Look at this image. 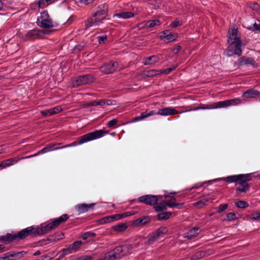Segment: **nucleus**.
<instances>
[{"mask_svg": "<svg viewBox=\"0 0 260 260\" xmlns=\"http://www.w3.org/2000/svg\"><path fill=\"white\" fill-rule=\"evenodd\" d=\"M92 257L88 255H83L79 257L77 260H92Z\"/></svg>", "mask_w": 260, "mask_h": 260, "instance_id": "bf43d9fd", "label": "nucleus"}, {"mask_svg": "<svg viewBox=\"0 0 260 260\" xmlns=\"http://www.w3.org/2000/svg\"><path fill=\"white\" fill-rule=\"evenodd\" d=\"M167 232V229L166 227L161 226L157 230L150 234L148 240L145 242V244L147 245H151L156 241L160 236L165 234Z\"/></svg>", "mask_w": 260, "mask_h": 260, "instance_id": "9b49d317", "label": "nucleus"}, {"mask_svg": "<svg viewBox=\"0 0 260 260\" xmlns=\"http://www.w3.org/2000/svg\"><path fill=\"white\" fill-rule=\"evenodd\" d=\"M95 204V203H91L89 204L85 203L79 204L77 205L75 208L79 214H81L92 209V208Z\"/></svg>", "mask_w": 260, "mask_h": 260, "instance_id": "6ab92c4d", "label": "nucleus"}, {"mask_svg": "<svg viewBox=\"0 0 260 260\" xmlns=\"http://www.w3.org/2000/svg\"><path fill=\"white\" fill-rule=\"evenodd\" d=\"M237 28L235 27L230 29L229 30V39L228 41L229 45L224 51V54L231 57L234 55H237L238 57L242 54V42L240 39L237 37Z\"/></svg>", "mask_w": 260, "mask_h": 260, "instance_id": "f03ea898", "label": "nucleus"}, {"mask_svg": "<svg viewBox=\"0 0 260 260\" xmlns=\"http://www.w3.org/2000/svg\"><path fill=\"white\" fill-rule=\"evenodd\" d=\"M144 64L145 66L148 64H153L159 61V58L156 55H152L149 57L145 58Z\"/></svg>", "mask_w": 260, "mask_h": 260, "instance_id": "5701e85b", "label": "nucleus"}, {"mask_svg": "<svg viewBox=\"0 0 260 260\" xmlns=\"http://www.w3.org/2000/svg\"><path fill=\"white\" fill-rule=\"evenodd\" d=\"M114 221V216L113 215H111L104 217L98 220L96 222L99 224H103L107 223H110Z\"/></svg>", "mask_w": 260, "mask_h": 260, "instance_id": "cd10ccee", "label": "nucleus"}, {"mask_svg": "<svg viewBox=\"0 0 260 260\" xmlns=\"http://www.w3.org/2000/svg\"><path fill=\"white\" fill-rule=\"evenodd\" d=\"M58 234H59L58 236H57V234L56 233L52 235L48 236L47 238V240L49 242H53L62 239L63 238L62 237L63 236V234L61 232Z\"/></svg>", "mask_w": 260, "mask_h": 260, "instance_id": "473e14b6", "label": "nucleus"}, {"mask_svg": "<svg viewBox=\"0 0 260 260\" xmlns=\"http://www.w3.org/2000/svg\"><path fill=\"white\" fill-rule=\"evenodd\" d=\"M27 237H28V236L24 229L16 234L7 233L5 235L1 236L0 241H2L5 244H7L14 241L23 240Z\"/></svg>", "mask_w": 260, "mask_h": 260, "instance_id": "0eeeda50", "label": "nucleus"}, {"mask_svg": "<svg viewBox=\"0 0 260 260\" xmlns=\"http://www.w3.org/2000/svg\"><path fill=\"white\" fill-rule=\"evenodd\" d=\"M24 230L28 236H31L32 237H35L38 235V226H31L24 229Z\"/></svg>", "mask_w": 260, "mask_h": 260, "instance_id": "b1692460", "label": "nucleus"}, {"mask_svg": "<svg viewBox=\"0 0 260 260\" xmlns=\"http://www.w3.org/2000/svg\"><path fill=\"white\" fill-rule=\"evenodd\" d=\"M260 92L258 90L250 89L246 90L243 93V96L245 98H253L259 95Z\"/></svg>", "mask_w": 260, "mask_h": 260, "instance_id": "4be33fe9", "label": "nucleus"}, {"mask_svg": "<svg viewBox=\"0 0 260 260\" xmlns=\"http://www.w3.org/2000/svg\"><path fill=\"white\" fill-rule=\"evenodd\" d=\"M116 252L114 251V249L110 251L105 255L104 258L105 260H115L120 259L118 254H116Z\"/></svg>", "mask_w": 260, "mask_h": 260, "instance_id": "bb28decb", "label": "nucleus"}, {"mask_svg": "<svg viewBox=\"0 0 260 260\" xmlns=\"http://www.w3.org/2000/svg\"><path fill=\"white\" fill-rule=\"evenodd\" d=\"M10 160V162H11V165L16 163L19 160H21V158L14 157L11 158L9 159Z\"/></svg>", "mask_w": 260, "mask_h": 260, "instance_id": "680f3d73", "label": "nucleus"}, {"mask_svg": "<svg viewBox=\"0 0 260 260\" xmlns=\"http://www.w3.org/2000/svg\"><path fill=\"white\" fill-rule=\"evenodd\" d=\"M37 24L41 27L48 28L54 26L53 22L47 11L41 13V16L38 19Z\"/></svg>", "mask_w": 260, "mask_h": 260, "instance_id": "6e6552de", "label": "nucleus"}, {"mask_svg": "<svg viewBox=\"0 0 260 260\" xmlns=\"http://www.w3.org/2000/svg\"><path fill=\"white\" fill-rule=\"evenodd\" d=\"M160 70H151L144 71L143 75L146 77H153L157 75H159Z\"/></svg>", "mask_w": 260, "mask_h": 260, "instance_id": "c756f323", "label": "nucleus"}, {"mask_svg": "<svg viewBox=\"0 0 260 260\" xmlns=\"http://www.w3.org/2000/svg\"><path fill=\"white\" fill-rule=\"evenodd\" d=\"M95 0H80V3L81 4H84L85 5H88L90 4H91L94 2Z\"/></svg>", "mask_w": 260, "mask_h": 260, "instance_id": "052dcab7", "label": "nucleus"}, {"mask_svg": "<svg viewBox=\"0 0 260 260\" xmlns=\"http://www.w3.org/2000/svg\"><path fill=\"white\" fill-rule=\"evenodd\" d=\"M69 217L68 214H63L59 217L53 219L51 222L47 224H41L40 227L38 226V235H43L52 231L57 228L60 224L66 221Z\"/></svg>", "mask_w": 260, "mask_h": 260, "instance_id": "20e7f679", "label": "nucleus"}, {"mask_svg": "<svg viewBox=\"0 0 260 260\" xmlns=\"http://www.w3.org/2000/svg\"><path fill=\"white\" fill-rule=\"evenodd\" d=\"M82 244L81 241H76L74 242L73 244H70V246L73 249V250L75 252L77 251L79 249L80 246H81Z\"/></svg>", "mask_w": 260, "mask_h": 260, "instance_id": "ea45409f", "label": "nucleus"}, {"mask_svg": "<svg viewBox=\"0 0 260 260\" xmlns=\"http://www.w3.org/2000/svg\"><path fill=\"white\" fill-rule=\"evenodd\" d=\"M249 29L252 30H260V22L258 23H254L252 25L248 27Z\"/></svg>", "mask_w": 260, "mask_h": 260, "instance_id": "09e8293b", "label": "nucleus"}, {"mask_svg": "<svg viewBox=\"0 0 260 260\" xmlns=\"http://www.w3.org/2000/svg\"><path fill=\"white\" fill-rule=\"evenodd\" d=\"M150 220V217L149 216H143L134 221L132 224L135 227H138L147 224Z\"/></svg>", "mask_w": 260, "mask_h": 260, "instance_id": "aec40b11", "label": "nucleus"}, {"mask_svg": "<svg viewBox=\"0 0 260 260\" xmlns=\"http://www.w3.org/2000/svg\"><path fill=\"white\" fill-rule=\"evenodd\" d=\"M181 24V23H180L179 20L178 19H176L173 22H172L171 23L170 26L172 28H175L180 25Z\"/></svg>", "mask_w": 260, "mask_h": 260, "instance_id": "5fc2aeb1", "label": "nucleus"}, {"mask_svg": "<svg viewBox=\"0 0 260 260\" xmlns=\"http://www.w3.org/2000/svg\"><path fill=\"white\" fill-rule=\"evenodd\" d=\"M160 196H155L151 194H147L140 197L138 199L139 202L144 203L147 205L154 206L158 204V197ZM137 199L131 200V202H136Z\"/></svg>", "mask_w": 260, "mask_h": 260, "instance_id": "1a4fd4ad", "label": "nucleus"}, {"mask_svg": "<svg viewBox=\"0 0 260 260\" xmlns=\"http://www.w3.org/2000/svg\"><path fill=\"white\" fill-rule=\"evenodd\" d=\"M127 228V223H120L112 226V229L115 232H122Z\"/></svg>", "mask_w": 260, "mask_h": 260, "instance_id": "c85d7f7f", "label": "nucleus"}, {"mask_svg": "<svg viewBox=\"0 0 260 260\" xmlns=\"http://www.w3.org/2000/svg\"><path fill=\"white\" fill-rule=\"evenodd\" d=\"M160 24V21L158 19L152 20L147 21L145 23L146 27H153L155 26H158Z\"/></svg>", "mask_w": 260, "mask_h": 260, "instance_id": "4c0bfd02", "label": "nucleus"}, {"mask_svg": "<svg viewBox=\"0 0 260 260\" xmlns=\"http://www.w3.org/2000/svg\"><path fill=\"white\" fill-rule=\"evenodd\" d=\"M172 215V212H166L164 213H159L157 215V219L158 220H166L170 218Z\"/></svg>", "mask_w": 260, "mask_h": 260, "instance_id": "2f4dec72", "label": "nucleus"}, {"mask_svg": "<svg viewBox=\"0 0 260 260\" xmlns=\"http://www.w3.org/2000/svg\"><path fill=\"white\" fill-rule=\"evenodd\" d=\"M56 1V0H39L38 2V6L40 8L43 9Z\"/></svg>", "mask_w": 260, "mask_h": 260, "instance_id": "c9c22d12", "label": "nucleus"}, {"mask_svg": "<svg viewBox=\"0 0 260 260\" xmlns=\"http://www.w3.org/2000/svg\"><path fill=\"white\" fill-rule=\"evenodd\" d=\"M250 7L253 10H254L256 11H257V10H259V9H260L259 5L256 3L252 4L251 5V6H250Z\"/></svg>", "mask_w": 260, "mask_h": 260, "instance_id": "e2e57ef3", "label": "nucleus"}, {"mask_svg": "<svg viewBox=\"0 0 260 260\" xmlns=\"http://www.w3.org/2000/svg\"><path fill=\"white\" fill-rule=\"evenodd\" d=\"M200 231V230L199 228H194L186 233L184 234V237L187 238L188 239H192L198 235Z\"/></svg>", "mask_w": 260, "mask_h": 260, "instance_id": "412c9836", "label": "nucleus"}, {"mask_svg": "<svg viewBox=\"0 0 260 260\" xmlns=\"http://www.w3.org/2000/svg\"><path fill=\"white\" fill-rule=\"evenodd\" d=\"M118 64L117 62L110 61L101 66L100 70L105 74H112L117 70Z\"/></svg>", "mask_w": 260, "mask_h": 260, "instance_id": "2eb2a0df", "label": "nucleus"}, {"mask_svg": "<svg viewBox=\"0 0 260 260\" xmlns=\"http://www.w3.org/2000/svg\"><path fill=\"white\" fill-rule=\"evenodd\" d=\"M108 5L107 4H103L96 8V11L93 14V17L98 19L100 22L106 18L108 15Z\"/></svg>", "mask_w": 260, "mask_h": 260, "instance_id": "f8f14e48", "label": "nucleus"}, {"mask_svg": "<svg viewBox=\"0 0 260 260\" xmlns=\"http://www.w3.org/2000/svg\"><path fill=\"white\" fill-rule=\"evenodd\" d=\"M99 44L104 43L105 41L107 40V36L106 35L99 36L97 37Z\"/></svg>", "mask_w": 260, "mask_h": 260, "instance_id": "603ef678", "label": "nucleus"}, {"mask_svg": "<svg viewBox=\"0 0 260 260\" xmlns=\"http://www.w3.org/2000/svg\"><path fill=\"white\" fill-rule=\"evenodd\" d=\"M241 102L240 99L236 98L231 100L214 103L212 105H204L200 107H197L193 108L192 109H190L188 110H186V111L225 108L230 106L238 105L240 104Z\"/></svg>", "mask_w": 260, "mask_h": 260, "instance_id": "39448f33", "label": "nucleus"}, {"mask_svg": "<svg viewBox=\"0 0 260 260\" xmlns=\"http://www.w3.org/2000/svg\"><path fill=\"white\" fill-rule=\"evenodd\" d=\"M170 31L169 30H165L160 32L161 35H160V39L161 40H164L166 38V37L169 35Z\"/></svg>", "mask_w": 260, "mask_h": 260, "instance_id": "3c124183", "label": "nucleus"}, {"mask_svg": "<svg viewBox=\"0 0 260 260\" xmlns=\"http://www.w3.org/2000/svg\"><path fill=\"white\" fill-rule=\"evenodd\" d=\"M103 103H104L103 105H111L113 104L112 101L111 100H103Z\"/></svg>", "mask_w": 260, "mask_h": 260, "instance_id": "0e129e2a", "label": "nucleus"}, {"mask_svg": "<svg viewBox=\"0 0 260 260\" xmlns=\"http://www.w3.org/2000/svg\"><path fill=\"white\" fill-rule=\"evenodd\" d=\"M167 205L168 207H171V208H176L177 209H181L184 206V203H176L174 202H172L171 201H167Z\"/></svg>", "mask_w": 260, "mask_h": 260, "instance_id": "f704fd0d", "label": "nucleus"}, {"mask_svg": "<svg viewBox=\"0 0 260 260\" xmlns=\"http://www.w3.org/2000/svg\"><path fill=\"white\" fill-rule=\"evenodd\" d=\"M206 252L205 251H198L191 256L190 259L191 260H198L200 258L204 257L206 256Z\"/></svg>", "mask_w": 260, "mask_h": 260, "instance_id": "72a5a7b5", "label": "nucleus"}, {"mask_svg": "<svg viewBox=\"0 0 260 260\" xmlns=\"http://www.w3.org/2000/svg\"><path fill=\"white\" fill-rule=\"evenodd\" d=\"M226 216L227 217L228 221H233L236 218V215L235 213L230 212L226 214Z\"/></svg>", "mask_w": 260, "mask_h": 260, "instance_id": "de8ad7c7", "label": "nucleus"}, {"mask_svg": "<svg viewBox=\"0 0 260 260\" xmlns=\"http://www.w3.org/2000/svg\"><path fill=\"white\" fill-rule=\"evenodd\" d=\"M228 208V204H220L219 207L218 209L217 210V212L218 213H221L224 211H225L226 209H227Z\"/></svg>", "mask_w": 260, "mask_h": 260, "instance_id": "49530a36", "label": "nucleus"}, {"mask_svg": "<svg viewBox=\"0 0 260 260\" xmlns=\"http://www.w3.org/2000/svg\"><path fill=\"white\" fill-rule=\"evenodd\" d=\"M177 66H173L172 67L166 69L165 70H160V74H169L171 72L174 71L175 69L176 68Z\"/></svg>", "mask_w": 260, "mask_h": 260, "instance_id": "37998d69", "label": "nucleus"}, {"mask_svg": "<svg viewBox=\"0 0 260 260\" xmlns=\"http://www.w3.org/2000/svg\"><path fill=\"white\" fill-rule=\"evenodd\" d=\"M58 145H60V143H50V144L47 145L44 148H43L42 150H40L38 152H37L34 154L31 155L27 156L25 157H21V159L29 158L30 157L38 156L40 154L47 153V152L52 151V150L60 149L59 148V147L54 148V147L55 146Z\"/></svg>", "mask_w": 260, "mask_h": 260, "instance_id": "4468645a", "label": "nucleus"}, {"mask_svg": "<svg viewBox=\"0 0 260 260\" xmlns=\"http://www.w3.org/2000/svg\"><path fill=\"white\" fill-rule=\"evenodd\" d=\"M123 214L124 215V217L125 218L126 217L134 215L135 214V213L134 212H127L124 213Z\"/></svg>", "mask_w": 260, "mask_h": 260, "instance_id": "774afa93", "label": "nucleus"}, {"mask_svg": "<svg viewBox=\"0 0 260 260\" xmlns=\"http://www.w3.org/2000/svg\"><path fill=\"white\" fill-rule=\"evenodd\" d=\"M117 122L118 120L116 119H113L108 122V126L109 127H113L117 124Z\"/></svg>", "mask_w": 260, "mask_h": 260, "instance_id": "6e6d98bb", "label": "nucleus"}, {"mask_svg": "<svg viewBox=\"0 0 260 260\" xmlns=\"http://www.w3.org/2000/svg\"><path fill=\"white\" fill-rule=\"evenodd\" d=\"M135 16V14L131 12H122L121 13H116L113 15V17H117L123 19H127L133 17Z\"/></svg>", "mask_w": 260, "mask_h": 260, "instance_id": "a878e982", "label": "nucleus"}, {"mask_svg": "<svg viewBox=\"0 0 260 260\" xmlns=\"http://www.w3.org/2000/svg\"><path fill=\"white\" fill-rule=\"evenodd\" d=\"M108 132L103 129L95 130L94 132L87 133L84 135L77 138L76 140L70 144L66 145L62 147H59V149H62L69 147L75 146L78 145H81L84 143L92 141L98 138H100L107 134Z\"/></svg>", "mask_w": 260, "mask_h": 260, "instance_id": "7ed1b4c3", "label": "nucleus"}, {"mask_svg": "<svg viewBox=\"0 0 260 260\" xmlns=\"http://www.w3.org/2000/svg\"><path fill=\"white\" fill-rule=\"evenodd\" d=\"M132 246L128 244H123L118 246L114 248V251L118 254L119 258L121 257L130 254L132 252Z\"/></svg>", "mask_w": 260, "mask_h": 260, "instance_id": "ddd939ff", "label": "nucleus"}, {"mask_svg": "<svg viewBox=\"0 0 260 260\" xmlns=\"http://www.w3.org/2000/svg\"><path fill=\"white\" fill-rule=\"evenodd\" d=\"M99 23H101L100 21H99L96 17H93L92 14V16L89 17L85 22V26L88 28L93 25H98Z\"/></svg>", "mask_w": 260, "mask_h": 260, "instance_id": "393cba45", "label": "nucleus"}, {"mask_svg": "<svg viewBox=\"0 0 260 260\" xmlns=\"http://www.w3.org/2000/svg\"><path fill=\"white\" fill-rule=\"evenodd\" d=\"M42 32L44 34H47V33H46L44 30H42ZM41 32V30H40L37 28H35L27 31L23 37V39L25 41H34L40 37Z\"/></svg>", "mask_w": 260, "mask_h": 260, "instance_id": "dca6fc26", "label": "nucleus"}, {"mask_svg": "<svg viewBox=\"0 0 260 260\" xmlns=\"http://www.w3.org/2000/svg\"><path fill=\"white\" fill-rule=\"evenodd\" d=\"M81 237L84 240L87 239V238L90 237L89 236V232H85V233H83Z\"/></svg>", "mask_w": 260, "mask_h": 260, "instance_id": "69168bd1", "label": "nucleus"}, {"mask_svg": "<svg viewBox=\"0 0 260 260\" xmlns=\"http://www.w3.org/2000/svg\"><path fill=\"white\" fill-rule=\"evenodd\" d=\"M104 103H103V100H101L99 101H93V103L91 105H93V106H96L98 105L103 106Z\"/></svg>", "mask_w": 260, "mask_h": 260, "instance_id": "13d9d810", "label": "nucleus"}, {"mask_svg": "<svg viewBox=\"0 0 260 260\" xmlns=\"http://www.w3.org/2000/svg\"><path fill=\"white\" fill-rule=\"evenodd\" d=\"M62 110V108L60 106H56L53 108H51L48 110L49 115H52L56 113H58Z\"/></svg>", "mask_w": 260, "mask_h": 260, "instance_id": "58836bf2", "label": "nucleus"}, {"mask_svg": "<svg viewBox=\"0 0 260 260\" xmlns=\"http://www.w3.org/2000/svg\"><path fill=\"white\" fill-rule=\"evenodd\" d=\"M113 216H114V221L118 220L120 219L121 218H124L123 213H122V214H113Z\"/></svg>", "mask_w": 260, "mask_h": 260, "instance_id": "4d7b16f0", "label": "nucleus"}, {"mask_svg": "<svg viewBox=\"0 0 260 260\" xmlns=\"http://www.w3.org/2000/svg\"><path fill=\"white\" fill-rule=\"evenodd\" d=\"M167 206H168L167 205V201H166L165 202V203H160L158 204V205H156V206L154 205V208L155 209V211L157 212H161V211H164L167 210Z\"/></svg>", "mask_w": 260, "mask_h": 260, "instance_id": "e433bc0d", "label": "nucleus"}, {"mask_svg": "<svg viewBox=\"0 0 260 260\" xmlns=\"http://www.w3.org/2000/svg\"><path fill=\"white\" fill-rule=\"evenodd\" d=\"M10 161V160L9 159L1 161L0 165L1 166V169L10 166L11 165V162Z\"/></svg>", "mask_w": 260, "mask_h": 260, "instance_id": "a18cd8bd", "label": "nucleus"}, {"mask_svg": "<svg viewBox=\"0 0 260 260\" xmlns=\"http://www.w3.org/2000/svg\"><path fill=\"white\" fill-rule=\"evenodd\" d=\"M94 77L90 74L80 75L75 78L73 82L72 86L74 87H77L82 85L89 84L93 82Z\"/></svg>", "mask_w": 260, "mask_h": 260, "instance_id": "9d476101", "label": "nucleus"}, {"mask_svg": "<svg viewBox=\"0 0 260 260\" xmlns=\"http://www.w3.org/2000/svg\"><path fill=\"white\" fill-rule=\"evenodd\" d=\"M209 201L208 199L203 198L200 201L193 203V206L196 207L198 209H201L206 205L207 203Z\"/></svg>", "mask_w": 260, "mask_h": 260, "instance_id": "7c9ffc66", "label": "nucleus"}, {"mask_svg": "<svg viewBox=\"0 0 260 260\" xmlns=\"http://www.w3.org/2000/svg\"><path fill=\"white\" fill-rule=\"evenodd\" d=\"M26 252L25 251H21V252H7L3 255L0 256V260H10V257H16L18 258H21L25 254Z\"/></svg>", "mask_w": 260, "mask_h": 260, "instance_id": "a211bd4d", "label": "nucleus"}, {"mask_svg": "<svg viewBox=\"0 0 260 260\" xmlns=\"http://www.w3.org/2000/svg\"><path fill=\"white\" fill-rule=\"evenodd\" d=\"M251 219L253 220H257L260 219V212H256L254 213H253L250 215Z\"/></svg>", "mask_w": 260, "mask_h": 260, "instance_id": "864d4df0", "label": "nucleus"}, {"mask_svg": "<svg viewBox=\"0 0 260 260\" xmlns=\"http://www.w3.org/2000/svg\"><path fill=\"white\" fill-rule=\"evenodd\" d=\"M255 63V61L253 58L242 56L240 57L237 61L235 62L234 65V67L249 65L254 66Z\"/></svg>", "mask_w": 260, "mask_h": 260, "instance_id": "f3484780", "label": "nucleus"}, {"mask_svg": "<svg viewBox=\"0 0 260 260\" xmlns=\"http://www.w3.org/2000/svg\"><path fill=\"white\" fill-rule=\"evenodd\" d=\"M235 205L239 208H246L249 206V204L244 201H239L235 203Z\"/></svg>", "mask_w": 260, "mask_h": 260, "instance_id": "79ce46f5", "label": "nucleus"}, {"mask_svg": "<svg viewBox=\"0 0 260 260\" xmlns=\"http://www.w3.org/2000/svg\"><path fill=\"white\" fill-rule=\"evenodd\" d=\"M84 47H85L84 44L81 43V44H78L74 47V50H73V52L74 53H77L80 52V51H81L82 50H83Z\"/></svg>", "mask_w": 260, "mask_h": 260, "instance_id": "c03bdc74", "label": "nucleus"}, {"mask_svg": "<svg viewBox=\"0 0 260 260\" xmlns=\"http://www.w3.org/2000/svg\"><path fill=\"white\" fill-rule=\"evenodd\" d=\"M181 49V46L179 45H177L174 49H173V51L174 52V53L176 54L178 53L179 51H180Z\"/></svg>", "mask_w": 260, "mask_h": 260, "instance_id": "338daca9", "label": "nucleus"}, {"mask_svg": "<svg viewBox=\"0 0 260 260\" xmlns=\"http://www.w3.org/2000/svg\"><path fill=\"white\" fill-rule=\"evenodd\" d=\"M178 37V35L177 33L171 34V32H170L169 35L166 37L165 39L168 41V43H169L175 41Z\"/></svg>", "mask_w": 260, "mask_h": 260, "instance_id": "a19ab883", "label": "nucleus"}, {"mask_svg": "<svg viewBox=\"0 0 260 260\" xmlns=\"http://www.w3.org/2000/svg\"><path fill=\"white\" fill-rule=\"evenodd\" d=\"M179 113V111L176 110L174 108L170 107L159 109L156 114L161 116H168L176 115ZM154 114H155L154 111L146 110L145 112H142L139 116L135 117L134 121H137L142 120Z\"/></svg>", "mask_w": 260, "mask_h": 260, "instance_id": "423d86ee", "label": "nucleus"}, {"mask_svg": "<svg viewBox=\"0 0 260 260\" xmlns=\"http://www.w3.org/2000/svg\"><path fill=\"white\" fill-rule=\"evenodd\" d=\"M61 252H63L66 255H68L70 253H72L74 252V251L73 250V249L71 247L70 245H69L68 247L66 248H63L61 250Z\"/></svg>", "mask_w": 260, "mask_h": 260, "instance_id": "8fccbe9b", "label": "nucleus"}, {"mask_svg": "<svg viewBox=\"0 0 260 260\" xmlns=\"http://www.w3.org/2000/svg\"><path fill=\"white\" fill-rule=\"evenodd\" d=\"M252 179V174H238L229 176L226 177L214 179L213 181L222 180L228 183H235L239 184V186L236 188L237 196H241L242 192L246 193L250 187V185L247 183Z\"/></svg>", "mask_w": 260, "mask_h": 260, "instance_id": "f257e3e1", "label": "nucleus"}]
</instances>
